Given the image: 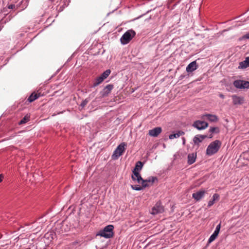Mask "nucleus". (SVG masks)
I'll use <instances>...</instances> for the list:
<instances>
[{
    "mask_svg": "<svg viewBox=\"0 0 249 249\" xmlns=\"http://www.w3.org/2000/svg\"><path fill=\"white\" fill-rule=\"evenodd\" d=\"M249 67V56L247 57L245 60L239 63V69H244Z\"/></svg>",
    "mask_w": 249,
    "mask_h": 249,
    "instance_id": "18",
    "label": "nucleus"
},
{
    "mask_svg": "<svg viewBox=\"0 0 249 249\" xmlns=\"http://www.w3.org/2000/svg\"><path fill=\"white\" fill-rule=\"evenodd\" d=\"M15 7V5L14 4H10L8 5V8L10 9H13Z\"/></svg>",
    "mask_w": 249,
    "mask_h": 249,
    "instance_id": "32",
    "label": "nucleus"
},
{
    "mask_svg": "<svg viewBox=\"0 0 249 249\" xmlns=\"http://www.w3.org/2000/svg\"><path fill=\"white\" fill-rule=\"evenodd\" d=\"M184 134V132L182 131H179L176 133L170 134L169 136V138L171 140L173 139L174 138H177L180 137L181 135Z\"/></svg>",
    "mask_w": 249,
    "mask_h": 249,
    "instance_id": "23",
    "label": "nucleus"
},
{
    "mask_svg": "<svg viewBox=\"0 0 249 249\" xmlns=\"http://www.w3.org/2000/svg\"><path fill=\"white\" fill-rule=\"evenodd\" d=\"M126 146V144L125 142H122L119 144L113 152L112 156V159L116 160L121 156L124 151Z\"/></svg>",
    "mask_w": 249,
    "mask_h": 249,
    "instance_id": "5",
    "label": "nucleus"
},
{
    "mask_svg": "<svg viewBox=\"0 0 249 249\" xmlns=\"http://www.w3.org/2000/svg\"><path fill=\"white\" fill-rule=\"evenodd\" d=\"M164 211L163 207L162 206L160 202H158L152 208L151 213L155 215L160 213H161Z\"/></svg>",
    "mask_w": 249,
    "mask_h": 249,
    "instance_id": "8",
    "label": "nucleus"
},
{
    "mask_svg": "<svg viewBox=\"0 0 249 249\" xmlns=\"http://www.w3.org/2000/svg\"><path fill=\"white\" fill-rule=\"evenodd\" d=\"M196 159V156L194 154H189L188 155V163L189 164H192L194 163Z\"/></svg>",
    "mask_w": 249,
    "mask_h": 249,
    "instance_id": "21",
    "label": "nucleus"
},
{
    "mask_svg": "<svg viewBox=\"0 0 249 249\" xmlns=\"http://www.w3.org/2000/svg\"><path fill=\"white\" fill-rule=\"evenodd\" d=\"M209 131L211 133H218L219 132V129L217 127H212L210 128Z\"/></svg>",
    "mask_w": 249,
    "mask_h": 249,
    "instance_id": "25",
    "label": "nucleus"
},
{
    "mask_svg": "<svg viewBox=\"0 0 249 249\" xmlns=\"http://www.w3.org/2000/svg\"><path fill=\"white\" fill-rule=\"evenodd\" d=\"M212 137H213V135H212V134H211V135H210V136L209 138H212Z\"/></svg>",
    "mask_w": 249,
    "mask_h": 249,
    "instance_id": "37",
    "label": "nucleus"
},
{
    "mask_svg": "<svg viewBox=\"0 0 249 249\" xmlns=\"http://www.w3.org/2000/svg\"><path fill=\"white\" fill-rule=\"evenodd\" d=\"M184 77V75H181L180 76V79H182Z\"/></svg>",
    "mask_w": 249,
    "mask_h": 249,
    "instance_id": "35",
    "label": "nucleus"
},
{
    "mask_svg": "<svg viewBox=\"0 0 249 249\" xmlns=\"http://www.w3.org/2000/svg\"><path fill=\"white\" fill-rule=\"evenodd\" d=\"M217 236H218L217 234H216L213 232L210 237V238L208 240V242L211 243L213 241L216 239V238L217 237Z\"/></svg>",
    "mask_w": 249,
    "mask_h": 249,
    "instance_id": "26",
    "label": "nucleus"
},
{
    "mask_svg": "<svg viewBox=\"0 0 249 249\" xmlns=\"http://www.w3.org/2000/svg\"><path fill=\"white\" fill-rule=\"evenodd\" d=\"M206 192L204 190H199V191L193 193L192 195V197L194 198L196 201H199L204 196Z\"/></svg>",
    "mask_w": 249,
    "mask_h": 249,
    "instance_id": "13",
    "label": "nucleus"
},
{
    "mask_svg": "<svg viewBox=\"0 0 249 249\" xmlns=\"http://www.w3.org/2000/svg\"><path fill=\"white\" fill-rule=\"evenodd\" d=\"M114 226L112 225H108L106 226L103 229L100 230L96 233V237L101 236L105 238H110L113 237Z\"/></svg>",
    "mask_w": 249,
    "mask_h": 249,
    "instance_id": "1",
    "label": "nucleus"
},
{
    "mask_svg": "<svg viewBox=\"0 0 249 249\" xmlns=\"http://www.w3.org/2000/svg\"><path fill=\"white\" fill-rule=\"evenodd\" d=\"M233 86L237 89H249V82L242 80H235L233 83Z\"/></svg>",
    "mask_w": 249,
    "mask_h": 249,
    "instance_id": "6",
    "label": "nucleus"
},
{
    "mask_svg": "<svg viewBox=\"0 0 249 249\" xmlns=\"http://www.w3.org/2000/svg\"><path fill=\"white\" fill-rule=\"evenodd\" d=\"M183 144L185 143V139H184V138H183Z\"/></svg>",
    "mask_w": 249,
    "mask_h": 249,
    "instance_id": "36",
    "label": "nucleus"
},
{
    "mask_svg": "<svg viewBox=\"0 0 249 249\" xmlns=\"http://www.w3.org/2000/svg\"><path fill=\"white\" fill-rule=\"evenodd\" d=\"M88 103V100L87 99H85V100L83 101L81 103L80 106L83 108Z\"/></svg>",
    "mask_w": 249,
    "mask_h": 249,
    "instance_id": "29",
    "label": "nucleus"
},
{
    "mask_svg": "<svg viewBox=\"0 0 249 249\" xmlns=\"http://www.w3.org/2000/svg\"><path fill=\"white\" fill-rule=\"evenodd\" d=\"M219 97H220L221 98H222V99H224V97H225L224 95L223 94H221H221H220L219 95Z\"/></svg>",
    "mask_w": 249,
    "mask_h": 249,
    "instance_id": "34",
    "label": "nucleus"
},
{
    "mask_svg": "<svg viewBox=\"0 0 249 249\" xmlns=\"http://www.w3.org/2000/svg\"><path fill=\"white\" fill-rule=\"evenodd\" d=\"M133 174L131 176L132 179L133 181H137L138 183L141 184L142 178L141 177L139 172H134L132 171Z\"/></svg>",
    "mask_w": 249,
    "mask_h": 249,
    "instance_id": "17",
    "label": "nucleus"
},
{
    "mask_svg": "<svg viewBox=\"0 0 249 249\" xmlns=\"http://www.w3.org/2000/svg\"><path fill=\"white\" fill-rule=\"evenodd\" d=\"M136 33L132 30H129L126 31L121 37L120 41L123 45L126 44L133 38L135 36Z\"/></svg>",
    "mask_w": 249,
    "mask_h": 249,
    "instance_id": "3",
    "label": "nucleus"
},
{
    "mask_svg": "<svg viewBox=\"0 0 249 249\" xmlns=\"http://www.w3.org/2000/svg\"><path fill=\"white\" fill-rule=\"evenodd\" d=\"M231 97L232 100V103L235 106L241 105L245 102V98L243 96L233 94Z\"/></svg>",
    "mask_w": 249,
    "mask_h": 249,
    "instance_id": "9",
    "label": "nucleus"
},
{
    "mask_svg": "<svg viewBox=\"0 0 249 249\" xmlns=\"http://www.w3.org/2000/svg\"><path fill=\"white\" fill-rule=\"evenodd\" d=\"M243 38L244 39H249V33L244 35Z\"/></svg>",
    "mask_w": 249,
    "mask_h": 249,
    "instance_id": "31",
    "label": "nucleus"
},
{
    "mask_svg": "<svg viewBox=\"0 0 249 249\" xmlns=\"http://www.w3.org/2000/svg\"><path fill=\"white\" fill-rule=\"evenodd\" d=\"M198 68V65L196 64V61H194L191 62L186 67V71L188 72H193Z\"/></svg>",
    "mask_w": 249,
    "mask_h": 249,
    "instance_id": "16",
    "label": "nucleus"
},
{
    "mask_svg": "<svg viewBox=\"0 0 249 249\" xmlns=\"http://www.w3.org/2000/svg\"><path fill=\"white\" fill-rule=\"evenodd\" d=\"M192 126L198 130H204L208 126V124L205 121L197 120L194 122Z\"/></svg>",
    "mask_w": 249,
    "mask_h": 249,
    "instance_id": "7",
    "label": "nucleus"
},
{
    "mask_svg": "<svg viewBox=\"0 0 249 249\" xmlns=\"http://www.w3.org/2000/svg\"><path fill=\"white\" fill-rule=\"evenodd\" d=\"M205 118H206L211 122H216L218 120V118L216 115L208 113L204 114L201 116V119H204Z\"/></svg>",
    "mask_w": 249,
    "mask_h": 249,
    "instance_id": "11",
    "label": "nucleus"
},
{
    "mask_svg": "<svg viewBox=\"0 0 249 249\" xmlns=\"http://www.w3.org/2000/svg\"><path fill=\"white\" fill-rule=\"evenodd\" d=\"M220 228H221V223H219L218 225L216 226L215 230L213 232L215 233V234L218 235Z\"/></svg>",
    "mask_w": 249,
    "mask_h": 249,
    "instance_id": "28",
    "label": "nucleus"
},
{
    "mask_svg": "<svg viewBox=\"0 0 249 249\" xmlns=\"http://www.w3.org/2000/svg\"><path fill=\"white\" fill-rule=\"evenodd\" d=\"M221 145V142L219 140H215L211 142L208 146L206 150V154L209 156H212L216 153L219 149Z\"/></svg>",
    "mask_w": 249,
    "mask_h": 249,
    "instance_id": "2",
    "label": "nucleus"
},
{
    "mask_svg": "<svg viewBox=\"0 0 249 249\" xmlns=\"http://www.w3.org/2000/svg\"><path fill=\"white\" fill-rule=\"evenodd\" d=\"M155 180H157L156 177H150L145 180L142 179L141 184L143 187H146L152 185Z\"/></svg>",
    "mask_w": 249,
    "mask_h": 249,
    "instance_id": "10",
    "label": "nucleus"
},
{
    "mask_svg": "<svg viewBox=\"0 0 249 249\" xmlns=\"http://www.w3.org/2000/svg\"><path fill=\"white\" fill-rule=\"evenodd\" d=\"M113 89V85L112 84H108L100 92V94L102 97H106L111 92Z\"/></svg>",
    "mask_w": 249,
    "mask_h": 249,
    "instance_id": "12",
    "label": "nucleus"
},
{
    "mask_svg": "<svg viewBox=\"0 0 249 249\" xmlns=\"http://www.w3.org/2000/svg\"><path fill=\"white\" fill-rule=\"evenodd\" d=\"M51 235V234L49 233H46L44 234V236L43 237L44 238H49V236Z\"/></svg>",
    "mask_w": 249,
    "mask_h": 249,
    "instance_id": "30",
    "label": "nucleus"
},
{
    "mask_svg": "<svg viewBox=\"0 0 249 249\" xmlns=\"http://www.w3.org/2000/svg\"><path fill=\"white\" fill-rule=\"evenodd\" d=\"M111 71L109 69L105 71L100 76L95 78L93 81L92 87H95L102 83L110 74Z\"/></svg>",
    "mask_w": 249,
    "mask_h": 249,
    "instance_id": "4",
    "label": "nucleus"
},
{
    "mask_svg": "<svg viewBox=\"0 0 249 249\" xmlns=\"http://www.w3.org/2000/svg\"><path fill=\"white\" fill-rule=\"evenodd\" d=\"M206 138L207 136L205 135H197L193 138V142L195 144L198 145L199 143Z\"/></svg>",
    "mask_w": 249,
    "mask_h": 249,
    "instance_id": "15",
    "label": "nucleus"
},
{
    "mask_svg": "<svg viewBox=\"0 0 249 249\" xmlns=\"http://www.w3.org/2000/svg\"><path fill=\"white\" fill-rule=\"evenodd\" d=\"M142 166H143L142 162L140 161H139L137 162V163H136L135 168H134L133 171L134 172L136 171V172H139L142 169Z\"/></svg>",
    "mask_w": 249,
    "mask_h": 249,
    "instance_id": "22",
    "label": "nucleus"
},
{
    "mask_svg": "<svg viewBox=\"0 0 249 249\" xmlns=\"http://www.w3.org/2000/svg\"><path fill=\"white\" fill-rule=\"evenodd\" d=\"M131 187L133 190H136V191H140L144 188L142 187V186H140L138 185H131Z\"/></svg>",
    "mask_w": 249,
    "mask_h": 249,
    "instance_id": "27",
    "label": "nucleus"
},
{
    "mask_svg": "<svg viewBox=\"0 0 249 249\" xmlns=\"http://www.w3.org/2000/svg\"><path fill=\"white\" fill-rule=\"evenodd\" d=\"M40 96H41L40 93H37L33 92L29 97V98L27 99V101L31 103V102L34 101L35 100L38 99Z\"/></svg>",
    "mask_w": 249,
    "mask_h": 249,
    "instance_id": "20",
    "label": "nucleus"
},
{
    "mask_svg": "<svg viewBox=\"0 0 249 249\" xmlns=\"http://www.w3.org/2000/svg\"><path fill=\"white\" fill-rule=\"evenodd\" d=\"M162 131L160 127H157L149 130L148 134L152 137H157Z\"/></svg>",
    "mask_w": 249,
    "mask_h": 249,
    "instance_id": "14",
    "label": "nucleus"
},
{
    "mask_svg": "<svg viewBox=\"0 0 249 249\" xmlns=\"http://www.w3.org/2000/svg\"><path fill=\"white\" fill-rule=\"evenodd\" d=\"M219 195L216 193L214 194L213 196L212 200H211L208 202L207 207L208 208L211 207L214 204L215 201H218L219 200Z\"/></svg>",
    "mask_w": 249,
    "mask_h": 249,
    "instance_id": "19",
    "label": "nucleus"
},
{
    "mask_svg": "<svg viewBox=\"0 0 249 249\" xmlns=\"http://www.w3.org/2000/svg\"><path fill=\"white\" fill-rule=\"evenodd\" d=\"M30 120V116L28 115H25L24 118L20 120L19 122V124H22L28 122Z\"/></svg>",
    "mask_w": 249,
    "mask_h": 249,
    "instance_id": "24",
    "label": "nucleus"
},
{
    "mask_svg": "<svg viewBox=\"0 0 249 249\" xmlns=\"http://www.w3.org/2000/svg\"><path fill=\"white\" fill-rule=\"evenodd\" d=\"M4 177L2 174L0 175V182H1L2 181V179Z\"/></svg>",
    "mask_w": 249,
    "mask_h": 249,
    "instance_id": "33",
    "label": "nucleus"
}]
</instances>
